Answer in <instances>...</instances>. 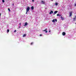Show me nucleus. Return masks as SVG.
<instances>
[{"label": "nucleus", "mask_w": 76, "mask_h": 76, "mask_svg": "<svg viewBox=\"0 0 76 76\" xmlns=\"http://www.w3.org/2000/svg\"><path fill=\"white\" fill-rule=\"evenodd\" d=\"M55 4H56V6H57V5H58V3H55Z\"/></svg>", "instance_id": "ddd939ff"}, {"label": "nucleus", "mask_w": 76, "mask_h": 76, "mask_svg": "<svg viewBox=\"0 0 76 76\" xmlns=\"http://www.w3.org/2000/svg\"><path fill=\"white\" fill-rule=\"evenodd\" d=\"M32 1L33 2H34V0H32Z\"/></svg>", "instance_id": "a878e982"}, {"label": "nucleus", "mask_w": 76, "mask_h": 76, "mask_svg": "<svg viewBox=\"0 0 76 76\" xmlns=\"http://www.w3.org/2000/svg\"><path fill=\"white\" fill-rule=\"evenodd\" d=\"M9 30L7 29V33H9Z\"/></svg>", "instance_id": "4468645a"}, {"label": "nucleus", "mask_w": 76, "mask_h": 76, "mask_svg": "<svg viewBox=\"0 0 76 76\" xmlns=\"http://www.w3.org/2000/svg\"><path fill=\"white\" fill-rule=\"evenodd\" d=\"M14 32H16V30H15L14 31Z\"/></svg>", "instance_id": "412c9836"}, {"label": "nucleus", "mask_w": 76, "mask_h": 76, "mask_svg": "<svg viewBox=\"0 0 76 76\" xmlns=\"http://www.w3.org/2000/svg\"><path fill=\"white\" fill-rule=\"evenodd\" d=\"M57 12H58V11H56L54 12V15L55 14H56L57 13Z\"/></svg>", "instance_id": "6e6552de"}, {"label": "nucleus", "mask_w": 76, "mask_h": 76, "mask_svg": "<svg viewBox=\"0 0 76 76\" xmlns=\"http://www.w3.org/2000/svg\"><path fill=\"white\" fill-rule=\"evenodd\" d=\"M62 34L63 36H64V35H66V33L65 32H63Z\"/></svg>", "instance_id": "7ed1b4c3"}, {"label": "nucleus", "mask_w": 76, "mask_h": 76, "mask_svg": "<svg viewBox=\"0 0 76 76\" xmlns=\"http://www.w3.org/2000/svg\"><path fill=\"white\" fill-rule=\"evenodd\" d=\"M53 22H55V20L53 19L52 20Z\"/></svg>", "instance_id": "9b49d317"}, {"label": "nucleus", "mask_w": 76, "mask_h": 76, "mask_svg": "<svg viewBox=\"0 0 76 76\" xmlns=\"http://www.w3.org/2000/svg\"><path fill=\"white\" fill-rule=\"evenodd\" d=\"M57 16H59V14H57Z\"/></svg>", "instance_id": "b1692460"}, {"label": "nucleus", "mask_w": 76, "mask_h": 76, "mask_svg": "<svg viewBox=\"0 0 76 76\" xmlns=\"http://www.w3.org/2000/svg\"><path fill=\"white\" fill-rule=\"evenodd\" d=\"M45 9H46V8H45Z\"/></svg>", "instance_id": "f704fd0d"}, {"label": "nucleus", "mask_w": 76, "mask_h": 76, "mask_svg": "<svg viewBox=\"0 0 76 76\" xmlns=\"http://www.w3.org/2000/svg\"><path fill=\"white\" fill-rule=\"evenodd\" d=\"M8 10L9 11V12H10V10L9 8L8 9Z\"/></svg>", "instance_id": "6ab92c4d"}, {"label": "nucleus", "mask_w": 76, "mask_h": 76, "mask_svg": "<svg viewBox=\"0 0 76 76\" xmlns=\"http://www.w3.org/2000/svg\"><path fill=\"white\" fill-rule=\"evenodd\" d=\"M59 16H61V15H59Z\"/></svg>", "instance_id": "cd10ccee"}, {"label": "nucleus", "mask_w": 76, "mask_h": 76, "mask_svg": "<svg viewBox=\"0 0 76 76\" xmlns=\"http://www.w3.org/2000/svg\"><path fill=\"white\" fill-rule=\"evenodd\" d=\"M33 44H34V43L32 42L30 44L31 45H32Z\"/></svg>", "instance_id": "f3484780"}, {"label": "nucleus", "mask_w": 76, "mask_h": 76, "mask_svg": "<svg viewBox=\"0 0 76 76\" xmlns=\"http://www.w3.org/2000/svg\"><path fill=\"white\" fill-rule=\"evenodd\" d=\"M12 6H14V4H13Z\"/></svg>", "instance_id": "2f4dec72"}, {"label": "nucleus", "mask_w": 76, "mask_h": 76, "mask_svg": "<svg viewBox=\"0 0 76 76\" xmlns=\"http://www.w3.org/2000/svg\"><path fill=\"white\" fill-rule=\"evenodd\" d=\"M61 18L62 20H63L64 19V18H63V17H62V16H61Z\"/></svg>", "instance_id": "0eeeda50"}, {"label": "nucleus", "mask_w": 76, "mask_h": 76, "mask_svg": "<svg viewBox=\"0 0 76 76\" xmlns=\"http://www.w3.org/2000/svg\"><path fill=\"white\" fill-rule=\"evenodd\" d=\"M2 1L3 3H4V0H2Z\"/></svg>", "instance_id": "a211bd4d"}, {"label": "nucleus", "mask_w": 76, "mask_h": 76, "mask_svg": "<svg viewBox=\"0 0 76 76\" xmlns=\"http://www.w3.org/2000/svg\"><path fill=\"white\" fill-rule=\"evenodd\" d=\"M34 6H32L31 7V9H32V10H34Z\"/></svg>", "instance_id": "1a4fd4ad"}, {"label": "nucleus", "mask_w": 76, "mask_h": 76, "mask_svg": "<svg viewBox=\"0 0 76 76\" xmlns=\"http://www.w3.org/2000/svg\"><path fill=\"white\" fill-rule=\"evenodd\" d=\"M75 24H76V23H75Z\"/></svg>", "instance_id": "72a5a7b5"}, {"label": "nucleus", "mask_w": 76, "mask_h": 76, "mask_svg": "<svg viewBox=\"0 0 76 76\" xmlns=\"http://www.w3.org/2000/svg\"><path fill=\"white\" fill-rule=\"evenodd\" d=\"M20 26L19 27V28H20Z\"/></svg>", "instance_id": "473e14b6"}, {"label": "nucleus", "mask_w": 76, "mask_h": 76, "mask_svg": "<svg viewBox=\"0 0 76 76\" xmlns=\"http://www.w3.org/2000/svg\"><path fill=\"white\" fill-rule=\"evenodd\" d=\"M1 14L0 13V16H1Z\"/></svg>", "instance_id": "c85d7f7f"}, {"label": "nucleus", "mask_w": 76, "mask_h": 76, "mask_svg": "<svg viewBox=\"0 0 76 76\" xmlns=\"http://www.w3.org/2000/svg\"><path fill=\"white\" fill-rule=\"evenodd\" d=\"M49 13L50 14H52V13H53V11H51Z\"/></svg>", "instance_id": "423d86ee"}, {"label": "nucleus", "mask_w": 76, "mask_h": 76, "mask_svg": "<svg viewBox=\"0 0 76 76\" xmlns=\"http://www.w3.org/2000/svg\"><path fill=\"white\" fill-rule=\"evenodd\" d=\"M27 25H28V23L27 22L25 23V24L24 25V26H27Z\"/></svg>", "instance_id": "f03ea898"}, {"label": "nucleus", "mask_w": 76, "mask_h": 76, "mask_svg": "<svg viewBox=\"0 0 76 76\" xmlns=\"http://www.w3.org/2000/svg\"><path fill=\"white\" fill-rule=\"evenodd\" d=\"M30 9V8H29V7L28 6L26 9V11H27V12H29Z\"/></svg>", "instance_id": "f257e3e1"}, {"label": "nucleus", "mask_w": 76, "mask_h": 76, "mask_svg": "<svg viewBox=\"0 0 76 76\" xmlns=\"http://www.w3.org/2000/svg\"><path fill=\"white\" fill-rule=\"evenodd\" d=\"M73 20L74 21H76V19L75 18H73Z\"/></svg>", "instance_id": "2eb2a0df"}, {"label": "nucleus", "mask_w": 76, "mask_h": 76, "mask_svg": "<svg viewBox=\"0 0 76 76\" xmlns=\"http://www.w3.org/2000/svg\"><path fill=\"white\" fill-rule=\"evenodd\" d=\"M75 6H76V4H75Z\"/></svg>", "instance_id": "bb28decb"}, {"label": "nucleus", "mask_w": 76, "mask_h": 76, "mask_svg": "<svg viewBox=\"0 0 76 76\" xmlns=\"http://www.w3.org/2000/svg\"><path fill=\"white\" fill-rule=\"evenodd\" d=\"M72 12H69V17H70L71 16H72Z\"/></svg>", "instance_id": "20e7f679"}, {"label": "nucleus", "mask_w": 76, "mask_h": 76, "mask_svg": "<svg viewBox=\"0 0 76 76\" xmlns=\"http://www.w3.org/2000/svg\"><path fill=\"white\" fill-rule=\"evenodd\" d=\"M45 32L46 33H47V32H48V31H46Z\"/></svg>", "instance_id": "393cba45"}, {"label": "nucleus", "mask_w": 76, "mask_h": 76, "mask_svg": "<svg viewBox=\"0 0 76 76\" xmlns=\"http://www.w3.org/2000/svg\"><path fill=\"white\" fill-rule=\"evenodd\" d=\"M49 32H51V31H50H50H49Z\"/></svg>", "instance_id": "7c9ffc66"}, {"label": "nucleus", "mask_w": 76, "mask_h": 76, "mask_svg": "<svg viewBox=\"0 0 76 76\" xmlns=\"http://www.w3.org/2000/svg\"><path fill=\"white\" fill-rule=\"evenodd\" d=\"M55 22H57V19H55Z\"/></svg>", "instance_id": "f8f14e48"}, {"label": "nucleus", "mask_w": 76, "mask_h": 76, "mask_svg": "<svg viewBox=\"0 0 76 76\" xmlns=\"http://www.w3.org/2000/svg\"><path fill=\"white\" fill-rule=\"evenodd\" d=\"M47 31V28H46V29L44 30H43V31Z\"/></svg>", "instance_id": "dca6fc26"}, {"label": "nucleus", "mask_w": 76, "mask_h": 76, "mask_svg": "<svg viewBox=\"0 0 76 76\" xmlns=\"http://www.w3.org/2000/svg\"><path fill=\"white\" fill-rule=\"evenodd\" d=\"M21 23H20V25H21Z\"/></svg>", "instance_id": "c756f323"}, {"label": "nucleus", "mask_w": 76, "mask_h": 76, "mask_svg": "<svg viewBox=\"0 0 76 76\" xmlns=\"http://www.w3.org/2000/svg\"><path fill=\"white\" fill-rule=\"evenodd\" d=\"M41 3H42V4H44L45 3V2H44V1H41Z\"/></svg>", "instance_id": "39448f33"}, {"label": "nucleus", "mask_w": 76, "mask_h": 76, "mask_svg": "<svg viewBox=\"0 0 76 76\" xmlns=\"http://www.w3.org/2000/svg\"><path fill=\"white\" fill-rule=\"evenodd\" d=\"M42 34H41L40 35V37H41V36H42Z\"/></svg>", "instance_id": "5701e85b"}, {"label": "nucleus", "mask_w": 76, "mask_h": 76, "mask_svg": "<svg viewBox=\"0 0 76 76\" xmlns=\"http://www.w3.org/2000/svg\"><path fill=\"white\" fill-rule=\"evenodd\" d=\"M28 12V11H26V14H27Z\"/></svg>", "instance_id": "aec40b11"}, {"label": "nucleus", "mask_w": 76, "mask_h": 76, "mask_svg": "<svg viewBox=\"0 0 76 76\" xmlns=\"http://www.w3.org/2000/svg\"><path fill=\"white\" fill-rule=\"evenodd\" d=\"M26 34H24L23 35V37H26Z\"/></svg>", "instance_id": "9d476101"}, {"label": "nucleus", "mask_w": 76, "mask_h": 76, "mask_svg": "<svg viewBox=\"0 0 76 76\" xmlns=\"http://www.w3.org/2000/svg\"><path fill=\"white\" fill-rule=\"evenodd\" d=\"M74 18H75L76 19V16H75V17Z\"/></svg>", "instance_id": "4be33fe9"}]
</instances>
